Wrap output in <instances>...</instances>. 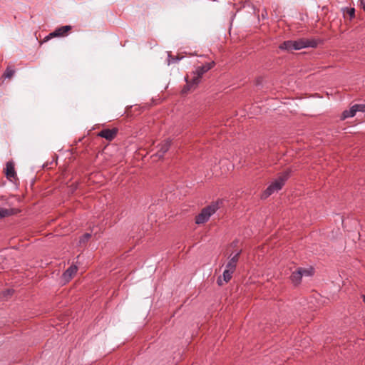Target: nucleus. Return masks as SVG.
Returning a JSON list of instances; mask_svg holds the SVG:
<instances>
[{"label":"nucleus","instance_id":"obj_14","mask_svg":"<svg viewBox=\"0 0 365 365\" xmlns=\"http://www.w3.org/2000/svg\"><path fill=\"white\" fill-rule=\"evenodd\" d=\"M14 73H15V69L12 66H9L6 68V70L3 74V76L6 78H11L14 75Z\"/></svg>","mask_w":365,"mask_h":365},{"label":"nucleus","instance_id":"obj_13","mask_svg":"<svg viewBox=\"0 0 365 365\" xmlns=\"http://www.w3.org/2000/svg\"><path fill=\"white\" fill-rule=\"evenodd\" d=\"M357 112V109L356 108V104L352 106L349 110H345L342 113L341 118L346 119L348 118L354 117Z\"/></svg>","mask_w":365,"mask_h":365},{"label":"nucleus","instance_id":"obj_8","mask_svg":"<svg viewBox=\"0 0 365 365\" xmlns=\"http://www.w3.org/2000/svg\"><path fill=\"white\" fill-rule=\"evenodd\" d=\"M78 267L76 265L70 266L62 274V279L64 282H69L77 272Z\"/></svg>","mask_w":365,"mask_h":365},{"label":"nucleus","instance_id":"obj_1","mask_svg":"<svg viewBox=\"0 0 365 365\" xmlns=\"http://www.w3.org/2000/svg\"><path fill=\"white\" fill-rule=\"evenodd\" d=\"M215 65V62L212 61L205 65L198 66L195 71L192 72V76H187L185 81L187 85L182 89V93L188 92L191 88H195L200 81L202 75L211 69Z\"/></svg>","mask_w":365,"mask_h":365},{"label":"nucleus","instance_id":"obj_17","mask_svg":"<svg viewBox=\"0 0 365 365\" xmlns=\"http://www.w3.org/2000/svg\"><path fill=\"white\" fill-rule=\"evenodd\" d=\"M91 234L89 233H86L84 234L80 239V243H84L86 242H87L89 238L91 237Z\"/></svg>","mask_w":365,"mask_h":365},{"label":"nucleus","instance_id":"obj_18","mask_svg":"<svg viewBox=\"0 0 365 365\" xmlns=\"http://www.w3.org/2000/svg\"><path fill=\"white\" fill-rule=\"evenodd\" d=\"M356 108L357 109V112H363L365 113V104H356Z\"/></svg>","mask_w":365,"mask_h":365},{"label":"nucleus","instance_id":"obj_21","mask_svg":"<svg viewBox=\"0 0 365 365\" xmlns=\"http://www.w3.org/2000/svg\"><path fill=\"white\" fill-rule=\"evenodd\" d=\"M361 298L363 299L364 303L365 304V295L364 294L361 295Z\"/></svg>","mask_w":365,"mask_h":365},{"label":"nucleus","instance_id":"obj_20","mask_svg":"<svg viewBox=\"0 0 365 365\" xmlns=\"http://www.w3.org/2000/svg\"><path fill=\"white\" fill-rule=\"evenodd\" d=\"M360 6L365 11V0H361Z\"/></svg>","mask_w":365,"mask_h":365},{"label":"nucleus","instance_id":"obj_7","mask_svg":"<svg viewBox=\"0 0 365 365\" xmlns=\"http://www.w3.org/2000/svg\"><path fill=\"white\" fill-rule=\"evenodd\" d=\"M171 145V140L165 139L161 143L158 145V150L156 153V155L161 158L164 156L165 153L169 150Z\"/></svg>","mask_w":365,"mask_h":365},{"label":"nucleus","instance_id":"obj_3","mask_svg":"<svg viewBox=\"0 0 365 365\" xmlns=\"http://www.w3.org/2000/svg\"><path fill=\"white\" fill-rule=\"evenodd\" d=\"M222 200H217L202 209L201 212L195 217V223L201 225L207 222L222 205Z\"/></svg>","mask_w":365,"mask_h":365},{"label":"nucleus","instance_id":"obj_2","mask_svg":"<svg viewBox=\"0 0 365 365\" xmlns=\"http://www.w3.org/2000/svg\"><path fill=\"white\" fill-rule=\"evenodd\" d=\"M317 45L318 41L314 38H302L296 41H285L279 45V48L281 50L292 51L304 48H315Z\"/></svg>","mask_w":365,"mask_h":365},{"label":"nucleus","instance_id":"obj_6","mask_svg":"<svg viewBox=\"0 0 365 365\" xmlns=\"http://www.w3.org/2000/svg\"><path fill=\"white\" fill-rule=\"evenodd\" d=\"M118 131V130L116 128H113L112 129H103L98 133V136L110 141L115 138Z\"/></svg>","mask_w":365,"mask_h":365},{"label":"nucleus","instance_id":"obj_19","mask_svg":"<svg viewBox=\"0 0 365 365\" xmlns=\"http://www.w3.org/2000/svg\"><path fill=\"white\" fill-rule=\"evenodd\" d=\"M354 9H351L349 11V14L351 16V18L354 16Z\"/></svg>","mask_w":365,"mask_h":365},{"label":"nucleus","instance_id":"obj_9","mask_svg":"<svg viewBox=\"0 0 365 365\" xmlns=\"http://www.w3.org/2000/svg\"><path fill=\"white\" fill-rule=\"evenodd\" d=\"M5 170L6 176L9 180H12L16 179V173L15 171L14 164L12 162L9 161L6 163Z\"/></svg>","mask_w":365,"mask_h":365},{"label":"nucleus","instance_id":"obj_5","mask_svg":"<svg viewBox=\"0 0 365 365\" xmlns=\"http://www.w3.org/2000/svg\"><path fill=\"white\" fill-rule=\"evenodd\" d=\"M313 274V269H304V268H298L296 272H292L290 276V279L293 284L295 285L299 284L301 282L302 278L303 276H311Z\"/></svg>","mask_w":365,"mask_h":365},{"label":"nucleus","instance_id":"obj_12","mask_svg":"<svg viewBox=\"0 0 365 365\" xmlns=\"http://www.w3.org/2000/svg\"><path fill=\"white\" fill-rule=\"evenodd\" d=\"M71 29V26H63L49 34L50 37L63 36Z\"/></svg>","mask_w":365,"mask_h":365},{"label":"nucleus","instance_id":"obj_16","mask_svg":"<svg viewBox=\"0 0 365 365\" xmlns=\"http://www.w3.org/2000/svg\"><path fill=\"white\" fill-rule=\"evenodd\" d=\"M181 58L182 57L180 58L178 56H172L170 53H168V64L170 65L171 63H178Z\"/></svg>","mask_w":365,"mask_h":365},{"label":"nucleus","instance_id":"obj_11","mask_svg":"<svg viewBox=\"0 0 365 365\" xmlns=\"http://www.w3.org/2000/svg\"><path fill=\"white\" fill-rule=\"evenodd\" d=\"M240 253H241V251L238 252L232 257H231L230 259V260L228 261V262L226 264L225 269L230 270V272L235 271Z\"/></svg>","mask_w":365,"mask_h":365},{"label":"nucleus","instance_id":"obj_10","mask_svg":"<svg viewBox=\"0 0 365 365\" xmlns=\"http://www.w3.org/2000/svg\"><path fill=\"white\" fill-rule=\"evenodd\" d=\"M234 272L230 270L225 269L222 276H220L217 279V283L219 286H222L224 283H227L232 277Z\"/></svg>","mask_w":365,"mask_h":365},{"label":"nucleus","instance_id":"obj_4","mask_svg":"<svg viewBox=\"0 0 365 365\" xmlns=\"http://www.w3.org/2000/svg\"><path fill=\"white\" fill-rule=\"evenodd\" d=\"M290 170H287L284 173H281L278 178L274 180L269 186L263 192V193L261 195L262 199H266L269 196H270L272 194H273L275 192L279 191L282 189L283 185H284L285 182L288 180L289 178Z\"/></svg>","mask_w":365,"mask_h":365},{"label":"nucleus","instance_id":"obj_15","mask_svg":"<svg viewBox=\"0 0 365 365\" xmlns=\"http://www.w3.org/2000/svg\"><path fill=\"white\" fill-rule=\"evenodd\" d=\"M14 214V210L12 209H6L0 207V219L10 216Z\"/></svg>","mask_w":365,"mask_h":365}]
</instances>
